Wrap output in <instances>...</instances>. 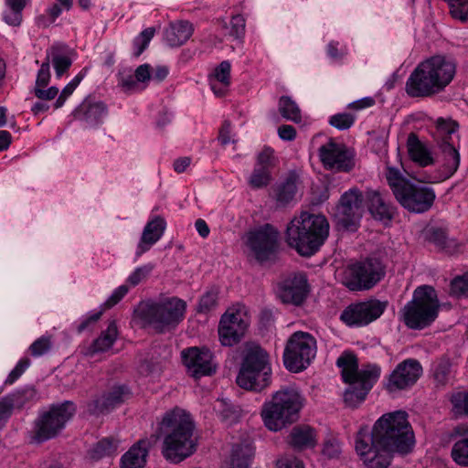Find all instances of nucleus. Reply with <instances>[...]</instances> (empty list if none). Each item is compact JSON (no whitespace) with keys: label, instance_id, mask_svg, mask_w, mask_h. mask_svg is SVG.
Listing matches in <instances>:
<instances>
[{"label":"nucleus","instance_id":"f257e3e1","mask_svg":"<svg viewBox=\"0 0 468 468\" xmlns=\"http://www.w3.org/2000/svg\"><path fill=\"white\" fill-rule=\"evenodd\" d=\"M414 441L407 412L397 410L382 415L371 431L367 428L360 429L356 451L367 468H388L393 454L410 452Z\"/></svg>","mask_w":468,"mask_h":468},{"label":"nucleus","instance_id":"f03ea898","mask_svg":"<svg viewBox=\"0 0 468 468\" xmlns=\"http://www.w3.org/2000/svg\"><path fill=\"white\" fill-rule=\"evenodd\" d=\"M194 431L195 422L185 410L176 407L166 411L158 425L159 434L164 436V458L177 464L190 457L197 450Z\"/></svg>","mask_w":468,"mask_h":468},{"label":"nucleus","instance_id":"7ed1b4c3","mask_svg":"<svg viewBox=\"0 0 468 468\" xmlns=\"http://www.w3.org/2000/svg\"><path fill=\"white\" fill-rule=\"evenodd\" d=\"M456 63L453 58L437 55L420 63L406 81L409 96L429 97L443 90L454 78Z\"/></svg>","mask_w":468,"mask_h":468},{"label":"nucleus","instance_id":"20e7f679","mask_svg":"<svg viewBox=\"0 0 468 468\" xmlns=\"http://www.w3.org/2000/svg\"><path fill=\"white\" fill-rule=\"evenodd\" d=\"M329 223L323 215L302 212L288 224L285 241L301 256L315 254L329 236Z\"/></svg>","mask_w":468,"mask_h":468},{"label":"nucleus","instance_id":"39448f33","mask_svg":"<svg viewBox=\"0 0 468 468\" xmlns=\"http://www.w3.org/2000/svg\"><path fill=\"white\" fill-rule=\"evenodd\" d=\"M304 404V398L295 388H285L276 391L270 400L263 403L261 416L266 428L279 431L297 421Z\"/></svg>","mask_w":468,"mask_h":468},{"label":"nucleus","instance_id":"423d86ee","mask_svg":"<svg viewBox=\"0 0 468 468\" xmlns=\"http://www.w3.org/2000/svg\"><path fill=\"white\" fill-rule=\"evenodd\" d=\"M386 179L397 201L408 211L424 213L432 207L436 198L433 188L410 181L394 167H388Z\"/></svg>","mask_w":468,"mask_h":468},{"label":"nucleus","instance_id":"0eeeda50","mask_svg":"<svg viewBox=\"0 0 468 468\" xmlns=\"http://www.w3.org/2000/svg\"><path fill=\"white\" fill-rule=\"evenodd\" d=\"M186 303L178 297H168L158 302L140 304L138 316L156 332L175 329L185 318Z\"/></svg>","mask_w":468,"mask_h":468},{"label":"nucleus","instance_id":"6e6552de","mask_svg":"<svg viewBox=\"0 0 468 468\" xmlns=\"http://www.w3.org/2000/svg\"><path fill=\"white\" fill-rule=\"evenodd\" d=\"M439 310L436 291L431 286L422 285L414 290L412 299L402 309V319L408 328L421 330L436 320Z\"/></svg>","mask_w":468,"mask_h":468},{"label":"nucleus","instance_id":"1a4fd4ad","mask_svg":"<svg viewBox=\"0 0 468 468\" xmlns=\"http://www.w3.org/2000/svg\"><path fill=\"white\" fill-rule=\"evenodd\" d=\"M271 374L267 352L253 346L247 349L236 381L242 388L261 391L271 384Z\"/></svg>","mask_w":468,"mask_h":468},{"label":"nucleus","instance_id":"9d476101","mask_svg":"<svg viewBox=\"0 0 468 468\" xmlns=\"http://www.w3.org/2000/svg\"><path fill=\"white\" fill-rule=\"evenodd\" d=\"M75 412L76 407L69 400L52 405L35 420L32 440L40 443L56 437Z\"/></svg>","mask_w":468,"mask_h":468},{"label":"nucleus","instance_id":"9b49d317","mask_svg":"<svg viewBox=\"0 0 468 468\" xmlns=\"http://www.w3.org/2000/svg\"><path fill=\"white\" fill-rule=\"evenodd\" d=\"M316 340L309 333L297 331L288 339L283 352V364L292 372L304 370L316 356Z\"/></svg>","mask_w":468,"mask_h":468},{"label":"nucleus","instance_id":"f8f14e48","mask_svg":"<svg viewBox=\"0 0 468 468\" xmlns=\"http://www.w3.org/2000/svg\"><path fill=\"white\" fill-rule=\"evenodd\" d=\"M383 263L374 258L351 264L345 271L343 283L350 291H364L373 288L385 276Z\"/></svg>","mask_w":468,"mask_h":468},{"label":"nucleus","instance_id":"ddd939ff","mask_svg":"<svg viewBox=\"0 0 468 468\" xmlns=\"http://www.w3.org/2000/svg\"><path fill=\"white\" fill-rule=\"evenodd\" d=\"M341 369L343 381L354 379L369 390L377 383L381 375V367L378 364H365L358 367V360L351 352H344L336 360Z\"/></svg>","mask_w":468,"mask_h":468},{"label":"nucleus","instance_id":"4468645a","mask_svg":"<svg viewBox=\"0 0 468 468\" xmlns=\"http://www.w3.org/2000/svg\"><path fill=\"white\" fill-rule=\"evenodd\" d=\"M247 244L260 263L273 261L279 250V233L271 225L265 224L249 233Z\"/></svg>","mask_w":468,"mask_h":468},{"label":"nucleus","instance_id":"2eb2a0df","mask_svg":"<svg viewBox=\"0 0 468 468\" xmlns=\"http://www.w3.org/2000/svg\"><path fill=\"white\" fill-rule=\"evenodd\" d=\"M363 202L364 197L358 188L353 187L346 191L336 207L337 224L346 230L356 229L364 211Z\"/></svg>","mask_w":468,"mask_h":468},{"label":"nucleus","instance_id":"dca6fc26","mask_svg":"<svg viewBox=\"0 0 468 468\" xmlns=\"http://www.w3.org/2000/svg\"><path fill=\"white\" fill-rule=\"evenodd\" d=\"M388 302L371 299L351 303L342 312L340 319L348 326H364L377 320L386 310Z\"/></svg>","mask_w":468,"mask_h":468},{"label":"nucleus","instance_id":"f3484780","mask_svg":"<svg viewBox=\"0 0 468 468\" xmlns=\"http://www.w3.org/2000/svg\"><path fill=\"white\" fill-rule=\"evenodd\" d=\"M249 325V318L244 311H227L220 318L218 336L225 346L238 344L245 335Z\"/></svg>","mask_w":468,"mask_h":468},{"label":"nucleus","instance_id":"a211bd4d","mask_svg":"<svg viewBox=\"0 0 468 468\" xmlns=\"http://www.w3.org/2000/svg\"><path fill=\"white\" fill-rule=\"evenodd\" d=\"M458 124L452 121L439 120L437 133L440 137V148L443 155V166L446 177L452 176L460 165V154L453 146L452 135L457 132Z\"/></svg>","mask_w":468,"mask_h":468},{"label":"nucleus","instance_id":"6ab92c4d","mask_svg":"<svg viewBox=\"0 0 468 468\" xmlns=\"http://www.w3.org/2000/svg\"><path fill=\"white\" fill-rule=\"evenodd\" d=\"M318 152L326 169L349 172L355 165L352 152L344 144H337L333 139L321 145Z\"/></svg>","mask_w":468,"mask_h":468},{"label":"nucleus","instance_id":"aec40b11","mask_svg":"<svg viewBox=\"0 0 468 468\" xmlns=\"http://www.w3.org/2000/svg\"><path fill=\"white\" fill-rule=\"evenodd\" d=\"M421 375L422 367L417 359H405L389 374L386 388L389 392L407 389L411 388Z\"/></svg>","mask_w":468,"mask_h":468},{"label":"nucleus","instance_id":"412c9836","mask_svg":"<svg viewBox=\"0 0 468 468\" xmlns=\"http://www.w3.org/2000/svg\"><path fill=\"white\" fill-rule=\"evenodd\" d=\"M309 291L306 276L297 273L278 283L276 295L282 303L300 306L306 300Z\"/></svg>","mask_w":468,"mask_h":468},{"label":"nucleus","instance_id":"4be33fe9","mask_svg":"<svg viewBox=\"0 0 468 468\" xmlns=\"http://www.w3.org/2000/svg\"><path fill=\"white\" fill-rule=\"evenodd\" d=\"M182 359L189 374L196 378L216 372L217 366L208 348L194 346L185 349L182 351Z\"/></svg>","mask_w":468,"mask_h":468},{"label":"nucleus","instance_id":"5701e85b","mask_svg":"<svg viewBox=\"0 0 468 468\" xmlns=\"http://www.w3.org/2000/svg\"><path fill=\"white\" fill-rule=\"evenodd\" d=\"M130 396L131 391L127 386H113L88 402L87 410L92 415L107 413L123 403Z\"/></svg>","mask_w":468,"mask_h":468},{"label":"nucleus","instance_id":"b1692460","mask_svg":"<svg viewBox=\"0 0 468 468\" xmlns=\"http://www.w3.org/2000/svg\"><path fill=\"white\" fill-rule=\"evenodd\" d=\"M158 436L139 440L121 458V468H144L150 449L156 443Z\"/></svg>","mask_w":468,"mask_h":468},{"label":"nucleus","instance_id":"393cba45","mask_svg":"<svg viewBox=\"0 0 468 468\" xmlns=\"http://www.w3.org/2000/svg\"><path fill=\"white\" fill-rule=\"evenodd\" d=\"M166 222L160 216L154 217L144 228L141 239L136 249V256L140 257L148 251L164 235Z\"/></svg>","mask_w":468,"mask_h":468},{"label":"nucleus","instance_id":"a878e982","mask_svg":"<svg viewBox=\"0 0 468 468\" xmlns=\"http://www.w3.org/2000/svg\"><path fill=\"white\" fill-rule=\"evenodd\" d=\"M107 114V108L101 101H84L74 112L76 119L90 127L100 124Z\"/></svg>","mask_w":468,"mask_h":468},{"label":"nucleus","instance_id":"bb28decb","mask_svg":"<svg viewBox=\"0 0 468 468\" xmlns=\"http://www.w3.org/2000/svg\"><path fill=\"white\" fill-rule=\"evenodd\" d=\"M367 200L368 208L375 218L381 221H390L394 215V207L387 202L378 191H367Z\"/></svg>","mask_w":468,"mask_h":468},{"label":"nucleus","instance_id":"cd10ccee","mask_svg":"<svg viewBox=\"0 0 468 468\" xmlns=\"http://www.w3.org/2000/svg\"><path fill=\"white\" fill-rule=\"evenodd\" d=\"M407 150L410 158L420 166H428L434 163L431 151L414 133H410L408 136Z\"/></svg>","mask_w":468,"mask_h":468},{"label":"nucleus","instance_id":"c85d7f7f","mask_svg":"<svg viewBox=\"0 0 468 468\" xmlns=\"http://www.w3.org/2000/svg\"><path fill=\"white\" fill-rule=\"evenodd\" d=\"M297 193V177L290 175L286 179L272 188V197L277 206L285 207L294 200Z\"/></svg>","mask_w":468,"mask_h":468},{"label":"nucleus","instance_id":"c756f323","mask_svg":"<svg viewBox=\"0 0 468 468\" xmlns=\"http://www.w3.org/2000/svg\"><path fill=\"white\" fill-rule=\"evenodd\" d=\"M27 400V393L22 390L8 394L0 399V430L5 427L14 409L24 407Z\"/></svg>","mask_w":468,"mask_h":468},{"label":"nucleus","instance_id":"7c9ffc66","mask_svg":"<svg viewBox=\"0 0 468 468\" xmlns=\"http://www.w3.org/2000/svg\"><path fill=\"white\" fill-rule=\"evenodd\" d=\"M459 439L452 449V458L459 465L468 466V425H458L454 429Z\"/></svg>","mask_w":468,"mask_h":468},{"label":"nucleus","instance_id":"2f4dec72","mask_svg":"<svg viewBox=\"0 0 468 468\" xmlns=\"http://www.w3.org/2000/svg\"><path fill=\"white\" fill-rule=\"evenodd\" d=\"M193 34V27L188 21L172 23L165 31V38L170 46L177 47L186 43Z\"/></svg>","mask_w":468,"mask_h":468},{"label":"nucleus","instance_id":"473e14b6","mask_svg":"<svg viewBox=\"0 0 468 468\" xmlns=\"http://www.w3.org/2000/svg\"><path fill=\"white\" fill-rule=\"evenodd\" d=\"M289 443L298 450L313 448L316 443L314 430L308 426H296L289 435Z\"/></svg>","mask_w":468,"mask_h":468},{"label":"nucleus","instance_id":"72a5a7b5","mask_svg":"<svg viewBox=\"0 0 468 468\" xmlns=\"http://www.w3.org/2000/svg\"><path fill=\"white\" fill-rule=\"evenodd\" d=\"M66 49V46L55 44L47 50V56L49 57L58 78H60L72 64V60L67 55Z\"/></svg>","mask_w":468,"mask_h":468},{"label":"nucleus","instance_id":"f704fd0d","mask_svg":"<svg viewBox=\"0 0 468 468\" xmlns=\"http://www.w3.org/2000/svg\"><path fill=\"white\" fill-rule=\"evenodd\" d=\"M230 63L222 61L214 71V80H210L212 90L217 96H223L230 83Z\"/></svg>","mask_w":468,"mask_h":468},{"label":"nucleus","instance_id":"c9c22d12","mask_svg":"<svg viewBox=\"0 0 468 468\" xmlns=\"http://www.w3.org/2000/svg\"><path fill=\"white\" fill-rule=\"evenodd\" d=\"M118 336V329L116 323L112 321L107 329L97 337L91 346H90V352L91 354L105 352L109 350L114 342L116 341Z\"/></svg>","mask_w":468,"mask_h":468},{"label":"nucleus","instance_id":"e433bc0d","mask_svg":"<svg viewBox=\"0 0 468 468\" xmlns=\"http://www.w3.org/2000/svg\"><path fill=\"white\" fill-rule=\"evenodd\" d=\"M344 382L349 384V387L344 393V401L348 407L355 408L359 405L365 400L367 395L370 391L368 388L358 384V382L354 379Z\"/></svg>","mask_w":468,"mask_h":468},{"label":"nucleus","instance_id":"4c0bfd02","mask_svg":"<svg viewBox=\"0 0 468 468\" xmlns=\"http://www.w3.org/2000/svg\"><path fill=\"white\" fill-rule=\"evenodd\" d=\"M254 456V448L247 443L237 445L232 452L230 468H250Z\"/></svg>","mask_w":468,"mask_h":468},{"label":"nucleus","instance_id":"58836bf2","mask_svg":"<svg viewBox=\"0 0 468 468\" xmlns=\"http://www.w3.org/2000/svg\"><path fill=\"white\" fill-rule=\"evenodd\" d=\"M279 112L282 118L295 123L302 122L301 110L297 103L289 96H282L279 100Z\"/></svg>","mask_w":468,"mask_h":468},{"label":"nucleus","instance_id":"ea45409f","mask_svg":"<svg viewBox=\"0 0 468 468\" xmlns=\"http://www.w3.org/2000/svg\"><path fill=\"white\" fill-rule=\"evenodd\" d=\"M215 410L220 420L227 424L236 422L239 417L238 407L226 399H218Z\"/></svg>","mask_w":468,"mask_h":468},{"label":"nucleus","instance_id":"a19ab883","mask_svg":"<svg viewBox=\"0 0 468 468\" xmlns=\"http://www.w3.org/2000/svg\"><path fill=\"white\" fill-rule=\"evenodd\" d=\"M119 446V441L113 438H104L99 441L90 451L92 459H101L116 452Z\"/></svg>","mask_w":468,"mask_h":468},{"label":"nucleus","instance_id":"79ce46f5","mask_svg":"<svg viewBox=\"0 0 468 468\" xmlns=\"http://www.w3.org/2000/svg\"><path fill=\"white\" fill-rule=\"evenodd\" d=\"M271 181V170L261 166H254L249 178V185L253 189H260L267 186Z\"/></svg>","mask_w":468,"mask_h":468},{"label":"nucleus","instance_id":"37998d69","mask_svg":"<svg viewBox=\"0 0 468 468\" xmlns=\"http://www.w3.org/2000/svg\"><path fill=\"white\" fill-rule=\"evenodd\" d=\"M218 288H209L199 299L197 308V313L207 314L214 310L218 305Z\"/></svg>","mask_w":468,"mask_h":468},{"label":"nucleus","instance_id":"c03bdc74","mask_svg":"<svg viewBox=\"0 0 468 468\" xmlns=\"http://www.w3.org/2000/svg\"><path fill=\"white\" fill-rule=\"evenodd\" d=\"M452 17L460 22H468V0H444Z\"/></svg>","mask_w":468,"mask_h":468},{"label":"nucleus","instance_id":"a18cd8bd","mask_svg":"<svg viewBox=\"0 0 468 468\" xmlns=\"http://www.w3.org/2000/svg\"><path fill=\"white\" fill-rule=\"evenodd\" d=\"M155 34L154 27H147L143 30L133 42V55L139 57L148 47L150 41Z\"/></svg>","mask_w":468,"mask_h":468},{"label":"nucleus","instance_id":"49530a36","mask_svg":"<svg viewBox=\"0 0 468 468\" xmlns=\"http://www.w3.org/2000/svg\"><path fill=\"white\" fill-rule=\"evenodd\" d=\"M452 411L457 416H468V392L459 391L451 397Z\"/></svg>","mask_w":468,"mask_h":468},{"label":"nucleus","instance_id":"de8ad7c7","mask_svg":"<svg viewBox=\"0 0 468 468\" xmlns=\"http://www.w3.org/2000/svg\"><path fill=\"white\" fill-rule=\"evenodd\" d=\"M356 116L350 112H339L334 114L329 119V124L337 130H347L355 122Z\"/></svg>","mask_w":468,"mask_h":468},{"label":"nucleus","instance_id":"09e8293b","mask_svg":"<svg viewBox=\"0 0 468 468\" xmlns=\"http://www.w3.org/2000/svg\"><path fill=\"white\" fill-rule=\"evenodd\" d=\"M52 346L51 337L42 335L35 340L29 346L31 356L37 357L47 354Z\"/></svg>","mask_w":468,"mask_h":468},{"label":"nucleus","instance_id":"8fccbe9b","mask_svg":"<svg viewBox=\"0 0 468 468\" xmlns=\"http://www.w3.org/2000/svg\"><path fill=\"white\" fill-rule=\"evenodd\" d=\"M154 269V266L150 263L144 264L143 266L137 267L127 278V282L135 287L142 282L145 281L147 277L150 275Z\"/></svg>","mask_w":468,"mask_h":468},{"label":"nucleus","instance_id":"3c124183","mask_svg":"<svg viewBox=\"0 0 468 468\" xmlns=\"http://www.w3.org/2000/svg\"><path fill=\"white\" fill-rule=\"evenodd\" d=\"M322 454L327 459H338L341 454L340 441L335 437L327 438L324 442Z\"/></svg>","mask_w":468,"mask_h":468},{"label":"nucleus","instance_id":"603ef678","mask_svg":"<svg viewBox=\"0 0 468 468\" xmlns=\"http://www.w3.org/2000/svg\"><path fill=\"white\" fill-rule=\"evenodd\" d=\"M31 361L28 357L21 358L5 380V385L14 384L28 368Z\"/></svg>","mask_w":468,"mask_h":468},{"label":"nucleus","instance_id":"864d4df0","mask_svg":"<svg viewBox=\"0 0 468 468\" xmlns=\"http://www.w3.org/2000/svg\"><path fill=\"white\" fill-rule=\"evenodd\" d=\"M50 80V60L47 56L37 71L35 87H46Z\"/></svg>","mask_w":468,"mask_h":468},{"label":"nucleus","instance_id":"5fc2aeb1","mask_svg":"<svg viewBox=\"0 0 468 468\" xmlns=\"http://www.w3.org/2000/svg\"><path fill=\"white\" fill-rule=\"evenodd\" d=\"M245 34V19L242 16H233L230 20L229 35L235 38H241Z\"/></svg>","mask_w":468,"mask_h":468},{"label":"nucleus","instance_id":"6e6d98bb","mask_svg":"<svg viewBox=\"0 0 468 468\" xmlns=\"http://www.w3.org/2000/svg\"><path fill=\"white\" fill-rule=\"evenodd\" d=\"M452 292L457 296H463L468 294V272L463 276H458L453 279L451 285Z\"/></svg>","mask_w":468,"mask_h":468},{"label":"nucleus","instance_id":"4d7b16f0","mask_svg":"<svg viewBox=\"0 0 468 468\" xmlns=\"http://www.w3.org/2000/svg\"><path fill=\"white\" fill-rule=\"evenodd\" d=\"M255 166H261L271 170L273 166V150L271 147H264L257 156Z\"/></svg>","mask_w":468,"mask_h":468},{"label":"nucleus","instance_id":"13d9d810","mask_svg":"<svg viewBox=\"0 0 468 468\" xmlns=\"http://www.w3.org/2000/svg\"><path fill=\"white\" fill-rule=\"evenodd\" d=\"M129 288L127 285H121L118 288H116L111 296L107 299L104 305L107 308H111L117 304L128 292Z\"/></svg>","mask_w":468,"mask_h":468},{"label":"nucleus","instance_id":"bf43d9fd","mask_svg":"<svg viewBox=\"0 0 468 468\" xmlns=\"http://www.w3.org/2000/svg\"><path fill=\"white\" fill-rule=\"evenodd\" d=\"M45 87H35L34 94L42 101L53 100L58 94V89L55 86L44 89Z\"/></svg>","mask_w":468,"mask_h":468},{"label":"nucleus","instance_id":"052dcab7","mask_svg":"<svg viewBox=\"0 0 468 468\" xmlns=\"http://www.w3.org/2000/svg\"><path fill=\"white\" fill-rule=\"evenodd\" d=\"M326 51L328 56L335 60L342 59L346 54V49L339 48V42L335 40L328 43Z\"/></svg>","mask_w":468,"mask_h":468},{"label":"nucleus","instance_id":"680f3d73","mask_svg":"<svg viewBox=\"0 0 468 468\" xmlns=\"http://www.w3.org/2000/svg\"><path fill=\"white\" fill-rule=\"evenodd\" d=\"M23 19V15L20 12L13 11L9 8L3 14V20L9 26L18 27Z\"/></svg>","mask_w":468,"mask_h":468},{"label":"nucleus","instance_id":"e2e57ef3","mask_svg":"<svg viewBox=\"0 0 468 468\" xmlns=\"http://www.w3.org/2000/svg\"><path fill=\"white\" fill-rule=\"evenodd\" d=\"M134 77L138 82H145L152 79V68L149 64L140 65L134 72Z\"/></svg>","mask_w":468,"mask_h":468},{"label":"nucleus","instance_id":"0e129e2a","mask_svg":"<svg viewBox=\"0 0 468 468\" xmlns=\"http://www.w3.org/2000/svg\"><path fill=\"white\" fill-rule=\"evenodd\" d=\"M231 125L229 121H225L219 130L218 141L222 145H227L230 143H234V140H231Z\"/></svg>","mask_w":468,"mask_h":468},{"label":"nucleus","instance_id":"69168bd1","mask_svg":"<svg viewBox=\"0 0 468 468\" xmlns=\"http://www.w3.org/2000/svg\"><path fill=\"white\" fill-rule=\"evenodd\" d=\"M103 310L98 312H91L88 316L78 325V332L81 333L86 330L90 324H95L101 316Z\"/></svg>","mask_w":468,"mask_h":468},{"label":"nucleus","instance_id":"338daca9","mask_svg":"<svg viewBox=\"0 0 468 468\" xmlns=\"http://www.w3.org/2000/svg\"><path fill=\"white\" fill-rule=\"evenodd\" d=\"M279 137L283 141H292L296 137V130L289 124H282L278 128Z\"/></svg>","mask_w":468,"mask_h":468},{"label":"nucleus","instance_id":"774afa93","mask_svg":"<svg viewBox=\"0 0 468 468\" xmlns=\"http://www.w3.org/2000/svg\"><path fill=\"white\" fill-rule=\"evenodd\" d=\"M74 90H75V88L72 85H70L69 83H68L64 87L62 91L60 92L58 99L56 100V101L54 103V108L55 109L61 108L64 105L66 100L73 93Z\"/></svg>","mask_w":468,"mask_h":468}]
</instances>
